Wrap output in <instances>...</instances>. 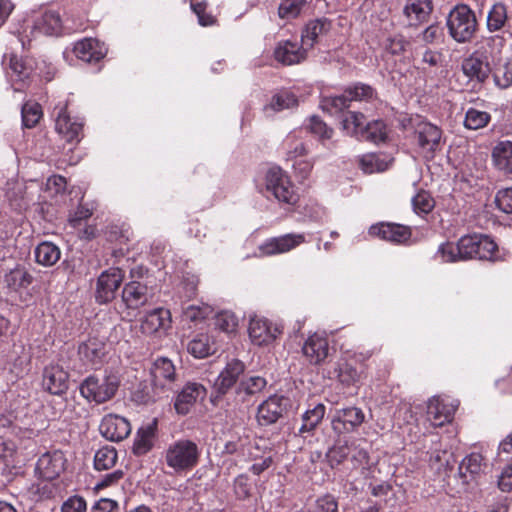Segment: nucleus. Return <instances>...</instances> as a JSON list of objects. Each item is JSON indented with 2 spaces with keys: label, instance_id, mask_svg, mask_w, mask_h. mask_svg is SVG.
<instances>
[{
  "label": "nucleus",
  "instance_id": "61",
  "mask_svg": "<svg viewBox=\"0 0 512 512\" xmlns=\"http://www.w3.org/2000/svg\"><path fill=\"white\" fill-rule=\"evenodd\" d=\"M420 38L425 44L440 42L443 38V29L439 24H431L424 29Z\"/></svg>",
  "mask_w": 512,
  "mask_h": 512
},
{
  "label": "nucleus",
  "instance_id": "31",
  "mask_svg": "<svg viewBox=\"0 0 512 512\" xmlns=\"http://www.w3.org/2000/svg\"><path fill=\"white\" fill-rule=\"evenodd\" d=\"M494 166L504 174H512V141H499L492 149Z\"/></svg>",
  "mask_w": 512,
  "mask_h": 512
},
{
  "label": "nucleus",
  "instance_id": "11",
  "mask_svg": "<svg viewBox=\"0 0 512 512\" xmlns=\"http://www.w3.org/2000/svg\"><path fill=\"white\" fill-rule=\"evenodd\" d=\"M457 407L458 403L449 398L433 397L427 405L428 420L433 426L441 427L453 419Z\"/></svg>",
  "mask_w": 512,
  "mask_h": 512
},
{
  "label": "nucleus",
  "instance_id": "40",
  "mask_svg": "<svg viewBox=\"0 0 512 512\" xmlns=\"http://www.w3.org/2000/svg\"><path fill=\"white\" fill-rule=\"evenodd\" d=\"M117 462V451L112 446L100 448L94 456V467L96 470H108Z\"/></svg>",
  "mask_w": 512,
  "mask_h": 512
},
{
  "label": "nucleus",
  "instance_id": "53",
  "mask_svg": "<svg viewBox=\"0 0 512 512\" xmlns=\"http://www.w3.org/2000/svg\"><path fill=\"white\" fill-rule=\"evenodd\" d=\"M436 255L446 263L463 261L460 257L458 243L446 242L441 244Z\"/></svg>",
  "mask_w": 512,
  "mask_h": 512
},
{
  "label": "nucleus",
  "instance_id": "9",
  "mask_svg": "<svg viewBox=\"0 0 512 512\" xmlns=\"http://www.w3.org/2000/svg\"><path fill=\"white\" fill-rule=\"evenodd\" d=\"M365 420L363 411L358 407L337 409L331 419L335 433L341 435L354 432Z\"/></svg>",
  "mask_w": 512,
  "mask_h": 512
},
{
  "label": "nucleus",
  "instance_id": "59",
  "mask_svg": "<svg viewBox=\"0 0 512 512\" xmlns=\"http://www.w3.org/2000/svg\"><path fill=\"white\" fill-rule=\"evenodd\" d=\"M495 204L499 210L506 214L512 213V188L499 190L495 196Z\"/></svg>",
  "mask_w": 512,
  "mask_h": 512
},
{
  "label": "nucleus",
  "instance_id": "44",
  "mask_svg": "<svg viewBox=\"0 0 512 512\" xmlns=\"http://www.w3.org/2000/svg\"><path fill=\"white\" fill-rule=\"evenodd\" d=\"M412 206L416 214L426 215L434 209L435 200L429 192L421 190L412 198Z\"/></svg>",
  "mask_w": 512,
  "mask_h": 512
},
{
  "label": "nucleus",
  "instance_id": "51",
  "mask_svg": "<svg viewBox=\"0 0 512 512\" xmlns=\"http://www.w3.org/2000/svg\"><path fill=\"white\" fill-rule=\"evenodd\" d=\"M477 234L466 235L458 240L460 257L463 261L476 258Z\"/></svg>",
  "mask_w": 512,
  "mask_h": 512
},
{
  "label": "nucleus",
  "instance_id": "41",
  "mask_svg": "<svg viewBox=\"0 0 512 512\" xmlns=\"http://www.w3.org/2000/svg\"><path fill=\"white\" fill-rule=\"evenodd\" d=\"M490 120L491 115L488 112L469 108L465 114L464 125L467 129L478 130L486 127Z\"/></svg>",
  "mask_w": 512,
  "mask_h": 512
},
{
  "label": "nucleus",
  "instance_id": "2",
  "mask_svg": "<svg viewBox=\"0 0 512 512\" xmlns=\"http://www.w3.org/2000/svg\"><path fill=\"white\" fill-rule=\"evenodd\" d=\"M446 25L449 35L458 43L469 42L478 28L476 15L466 4L456 5L449 12Z\"/></svg>",
  "mask_w": 512,
  "mask_h": 512
},
{
  "label": "nucleus",
  "instance_id": "48",
  "mask_svg": "<svg viewBox=\"0 0 512 512\" xmlns=\"http://www.w3.org/2000/svg\"><path fill=\"white\" fill-rule=\"evenodd\" d=\"M477 238L476 258L487 260L492 259L497 249L496 243L486 235L477 234Z\"/></svg>",
  "mask_w": 512,
  "mask_h": 512
},
{
  "label": "nucleus",
  "instance_id": "57",
  "mask_svg": "<svg viewBox=\"0 0 512 512\" xmlns=\"http://www.w3.org/2000/svg\"><path fill=\"white\" fill-rule=\"evenodd\" d=\"M350 453L351 446H349L348 444H339L333 446L329 450L327 457L329 459L331 466H334L342 463L346 458L350 456Z\"/></svg>",
  "mask_w": 512,
  "mask_h": 512
},
{
  "label": "nucleus",
  "instance_id": "4",
  "mask_svg": "<svg viewBox=\"0 0 512 512\" xmlns=\"http://www.w3.org/2000/svg\"><path fill=\"white\" fill-rule=\"evenodd\" d=\"M265 193L273 196L278 202L294 205L298 195L288 175L279 167L269 169L265 176Z\"/></svg>",
  "mask_w": 512,
  "mask_h": 512
},
{
  "label": "nucleus",
  "instance_id": "13",
  "mask_svg": "<svg viewBox=\"0 0 512 512\" xmlns=\"http://www.w3.org/2000/svg\"><path fill=\"white\" fill-rule=\"evenodd\" d=\"M368 233L372 237H377L395 244L407 242L412 235L411 229L408 226L385 222L372 225Z\"/></svg>",
  "mask_w": 512,
  "mask_h": 512
},
{
  "label": "nucleus",
  "instance_id": "26",
  "mask_svg": "<svg viewBox=\"0 0 512 512\" xmlns=\"http://www.w3.org/2000/svg\"><path fill=\"white\" fill-rule=\"evenodd\" d=\"M302 351L311 364H319L328 356V340L325 336L315 333L305 341Z\"/></svg>",
  "mask_w": 512,
  "mask_h": 512
},
{
  "label": "nucleus",
  "instance_id": "43",
  "mask_svg": "<svg viewBox=\"0 0 512 512\" xmlns=\"http://www.w3.org/2000/svg\"><path fill=\"white\" fill-rule=\"evenodd\" d=\"M266 380L260 376H252L247 379H243L237 387V394L241 396H252L260 393L266 387Z\"/></svg>",
  "mask_w": 512,
  "mask_h": 512
},
{
  "label": "nucleus",
  "instance_id": "54",
  "mask_svg": "<svg viewBox=\"0 0 512 512\" xmlns=\"http://www.w3.org/2000/svg\"><path fill=\"white\" fill-rule=\"evenodd\" d=\"M386 137V126L382 121L367 123L364 136H362V138L369 139L376 143L385 141Z\"/></svg>",
  "mask_w": 512,
  "mask_h": 512
},
{
  "label": "nucleus",
  "instance_id": "1",
  "mask_svg": "<svg viewBox=\"0 0 512 512\" xmlns=\"http://www.w3.org/2000/svg\"><path fill=\"white\" fill-rule=\"evenodd\" d=\"M200 458L198 445L189 439H179L165 450L166 465L175 473H183L197 466Z\"/></svg>",
  "mask_w": 512,
  "mask_h": 512
},
{
  "label": "nucleus",
  "instance_id": "37",
  "mask_svg": "<svg viewBox=\"0 0 512 512\" xmlns=\"http://www.w3.org/2000/svg\"><path fill=\"white\" fill-rule=\"evenodd\" d=\"M491 74L495 86L500 89H507L512 85V59L495 64L491 68Z\"/></svg>",
  "mask_w": 512,
  "mask_h": 512
},
{
  "label": "nucleus",
  "instance_id": "20",
  "mask_svg": "<svg viewBox=\"0 0 512 512\" xmlns=\"http://www.w3.org/2000/svg\"><path fill=\"white\" fill-rule=\"evenodd\" d=\"M62 19L57 11L47 10L35 18L31 37L36 39L40 35L54 36L61 33Z\"/></svg>",
  "mask_w": 512,
  "mask_h": 512
},
{
  "label": "nucleus",
  "instance_id": "60",
  "mask_svg": "<svg viewBox=\"0 0 512 512\" xmlns=\"http://www.w3.org/2000/svg\"><path fill=\"white\" fill-rule=\"evenodd\" d=\"M505 38L501 35H493L484 39V45L486 47L485 53H489L491 57H496L501 54V51L505 45Z\"/></svg>",
  "mask_w": 512,
  "mask_h": 512
},
{
  "label": "nucleus",
  "instance_id": "64",
  "mask_svg": "<svg viewBox=\"0 0 512 512\" xmlns=\"http://www.w3.org/2000/svg\"><path fill=\"white\" fill-rule=\"evenodd\" d=\"M314 512H338V503L332 495L317 499Z\"/></svg>",
  "mask_w": 512,
  "mask_h": 512
},
{
  "label": "nucleus",
  "instance_id": "56",
  "mask_svg": "<svg viewBox=\"0 0 512 512\" xmlns=\"http://www.w3.org/2000/svg\"><path fill=\"white\" fill-rule=\"evenodd\" d=\"M308 129L311 133L319 136L320 139H330L333 134V130L329 128L319 117L312 116L309 119Z\"/></svg>",
  "mask_w": 512,
  "mask_h": 512
},
{
  "label": "nucleus",
  "instance_id": "5",
  "mask_svg": "<svg viewBox=\"0 0 512 512\" xmlns=\"http://www.w3.org/2000/svg\"><path fill=\"white\" fill-rule=\"evenodd\" d=\"M414 133L424 157L433 158L435 152L441 149V129L430 122L420 120L415 125Z\"/></svg>",
  "mask_w": 512,
  "mask_h": 512
},
{
  "label": "nucleus",
  "instance_id": "33",
  "mask_svg": "<svg viewBox=\"0 0 512 512\" xmlns=\"http://www.w3.org/2000/svg\"><path fill=\"white\" fill-rule=\"evenodd\" d=\"M32 275L22 266L17 265L4 276V283L12 291L27 288L32 283Z\"/></svg>",
  "mask_w": 512,
  "mask_h": 512
},
{
  "label": "nucleus",
  "instance_id": "12",
  "mask_svg": "<svg viewBox=\"0 0 512 512\" xmlns=\"http://www.w3.org/2000/svg\"><path fill=\"white\" fill-rule=\"evenodd\" d=\"M99 430L102 436L107 440L119 442L130 435L131 425L130 422L122 416L108 414L103 417Z\"/></svg>",
  "mask_w": 512,
  "mask_h": 512
},
{
  "label": "nucleus",
  "instance_id": "16",
  "mask_svg": "<svg viewBox=\"0 0 512 512\" xmlns=\"http://www.w3.org/2000/svg\"><path fill=\"white\" fill-rule=\"evenodd\" d=\"M304 242V234H285L266 240L263 244L260 245L259 250L262 255L271 256L289 252Z\"/></svg>",
  "mask_w": 512,
  "mask_h": 512
},
{
  "label": "nucleus",
  "instance_id": "49",
  "mask_svg": "<svg viewBox=\"0 0 512 512\" xmlns=\"http://www.w3.org/2000/svg\"><path fill=\"white\" fill-rule=\"evenodd\" d=\"M483 456L479 453H471L466 456L460 464V471L465 475L466 473L472 476L478 475L484 466Z\"/></svg>",
  "mask_w": 512,
  "mask_h": 512
},
{
  "label": "nucleus",
  "instance_id": "42",
  "mask_svg": "<svg viewBox=\"0 0 512 512\" xmlns=\"http://www.w3.org/2000/svg\"><path fill=\"white\" fill-rule=\"evenodd\" d=\"M188 351L196 358H205L214 353L208 335L199 334L188 344Z\"/></svg>",
  "mask_w": 512,
  "mask_h": 512
},
{
  "label": "nucleus",
  "instance_id": "45",
  "mask_svg": "<svg viewBox=\"0 0 512 512\" xmlns=\"http://www.w3.org/2000/svg\"><path fill=\"white\" fill-rule=\"evenodd\" d=\"M22 123L26 128L34 127L42 117V109L38 103L27 102L21 110Z\"/></svg>",
  "mask_w": 512,
  "mask_h": 512
},
{
  "label": "nucleus",
  "instance_id": "6",
  "mask_svg": "<svg viewBox=\"0 0 512 512\" xmlns=\"http://www.w3.org/2000/svg\"><path fill=\"white\" fill-rule=\"evenodd\" d=\"M124 278L123 271L120 268H110L103 271L96 285V301L100 304H106L115 298L116 291L120 287Z\"/></svg>",
  "mask_w": 512,
  "mask_h": 512
},
{
  "label": "nucleus",
  "instance_id": "25",
  "mask_svg": "<svg viewBox=\"0 0 512 512\" xmlns=\"http://www.w3.org/2000/svg\"><path fill=\"white\" fill-rule=\"evenodd\" d=\"M245 365L238 359L228 362L225 368L220 372L214 383V388L219 394H225L238 380L244 372Z\"/></svg>",
  "mask_w": 512,
  "mask_h": 512
},
{
  "label": "nucleus",
  "instance_id": "21",
  "mask_svg": "<svg viewBox=\"0 0 512 512\" xmlns=\"http://www.w3.org/2000/svg\"><path fill=\"white\" fill-rule=\"evenodd\" d=\"M206 396V389L200 383H187L176 397L174 407L178 414L186 415L191 407Z\"/></svg>",
  "mask_w": 512,
  "mask_h": 512
},
{
  "label": "nucleus",
  "instance_id": "39",
  "mask_svg": "<svg viewBox=\"0 0 512 512\" xmlns=\"http://www.w3.org/2000/svg\"><path fill=\"white\" fill-rule=\"evenodd\" d=\"M361 169L368 174L385 171L389 161L380 154L368 153L361 156L359 160Z\"/></svg>",
  "mask_w": 512,
  "mask_h": 512
},
{
  "label": "nucleus",
  "instance_id": "23",
  "mask_svg": "<svg viewBox=\"0 0 512 512\" xmlns=\"http://www.w3.org/2000/svg\"><path fill=\"white\" fill-rule=\"evenodd\" d=\"M432 11V0H406L403 7V15L410 26H418L426 22Z\"/></svg>",
  "mask_w": 512,
  "mask_h": 512
},
{
  "label": "nucleus",
  "instance_id": "3",
  "mask_svg": "<svg viewBox=\"0 0 512 512\" xmlns=\"http://www.w3.org/2000/svg\"><path fill=\"white\" fill-rule=\"evenodd\" d=\"M120 386L116 374H108L101 378L89 376L80 385L81 395L89 401L101 404L111 400Z\"/></svg>",
  "mask_w": 512,
  "mask_h": 512
},
{
  "label": "nucleus",
  "instance_id": "17",
  "mask_svg": "<svg viewBox=\"0 0 512 512\" xmlns=\"http://www.w3.org/2000/svg\"><path fill=\"white\" fill-rule=\"evenodd\" d=\"M152 297V289L140 281H130L122 290V301L129 309H137L148 304Z\"/></svg>",
  "mask_w": 512,
  "mask_h": 512
},
{
  "label": "nucleus",
  "instance_id": "10",
  "mask_svg": "<svg viewBox=\"0 0 512 512\" xmlns=\"http://www.w3.org/2000/svg\"><path fill=\"white\" fill-rule=\"evenodd\" d=\"M67 459L61 450L47 451L36 463V472L45 480H54L66 468Z\"/></svg>",
  "mask_w": 512,
  "mask_h": 512
},
{
  "label": "nucleus",
  "instance_id": "63",
  "mask_svg": "<svg viewBox=\"0 0 512 512\" xmlns=\"http://www.w3.org/2000/svg\"><path fill=\"white\" fill-rule=\"evenodd\" d=\"M234 492L239 499H246L250 496L251 485L246 475H239L235 478Z\"/></svg>",
  "mask_w": 512,
  "mask_h": 512
},
{
  "label": "nucleus",
  "instance_id": "46",
  "mask_svg": "<svg viewBox=\"0 0 512 512\" xmlns=\"http://www.w3.org/2000/svg\"><path fill=\"white\" fill-rule=\"evenodd\" d=\"M306 0H282L278 7V15L281 19L291 20L299 16Z\"/></svg>",
  "mask_w": 512,
  "mask_h": 512
},
{
  "label": "nucleus",
  "instance_id": "62",
  "mask_svg": "<svg viewBox=\"0 0 512 512\" xmlns=\"http://www.w3.org/2000/svg\"><path fill=\"white\" fill-rule=\"evenodd\" d=\"M87 504L81 496L69 497L61 507V512H86Z\"/></svg>",
  "mask_w": 512,
  "mask_h": 512
},
{
  "label": "nucleus",
  "instance_id": "22",
  "mask_svg": "<svg viewBox=\"0 0 512 512\" xmlns=\"http://www.w3.org/2000/svg\"><path fill=\"white\" fill-rule=\"evenodd\" d=\"M308 50L297 41L286 40L278 43L274 51L275 59L284 65L298 64L305 60Z\"/></svg>",
  "mask_w": 512,
  "mask_h": 512
},
{
  "label": "nucleus",
  "instance_id": "52",
  "mask_svg": "<svg viewBox=\"0 0 512 512\" xmlns=\"http://www.w3.org/2000/svg\"><path fill=\"white\" fill-rule=\"evenodd\" d=\"M350 99L346 91L342 95L324 97L322 106L330 113H336L349 107Z\"/></svg>",
  "mask_w": 512,
  "mask_h": 512
},
{
  "label": "nucleus",
  "instance_id": "38",
  "mask_svg": "<svg viewBox=\"0 0 512 512\" xmlns=\"http://www.w3.org/2000/svg\"><path fill=\"white\" fill-rule=\"evenodd\" d=\"M367 123L362 113L348 112L342 120V128L351 136L362 137Z\"/></svg>",
  "mask_w": 512,
  "mask_h": 512
},
{
  "label": "nucleus",
  "instance_id": "47",
  "mask_svg": "<svg viewBox=\"0 0 512 512\" xmlns=\"http://www.w3.org/2000/svg\"><path fill=\"white\" fill-rule=\"evenodd\" d=\"M335 374L339 381L344 385H352L359 380L357 370L348 362L341 361L337 363Z\"/></svg>",
  "mask_w": 512,
  "mask_h": 512
},
{
  "label": "nucleus",
  "instance_id": "18",
  "mask_svg": "<svg viewBox=\"0 0 512 512\" xmlns=\"http://www.w3.org/2000/svg\"><path fill=\"white\" fill-rule=\"evenodd\" d=\"M461 71L469 81L483 84L491 74V67L486 59L477 53H473L463 59L461 63Z\"/></svg>",
  "mask_w": 512,
  "mask_h": 512
},
{
  "label": "nucleus",
  "instance_id": "34",
  "mask_svg": "<svg viewBox=\"0 0 512 512\" xmlns=\"http://www.w3.org/2000/svg\"><path fill=\"white\" fill-rule=\"evenodd\" d=\"M508 21L507 7L502 2L494 3L487 13L486 27L489 32L501 31Z\"/></svg>",
  "mask_w": 512,
  "mask_h": 512
},
{
  "label": "nucleus",
  "instance_id": "7",
  "mask_svg": "<svg viewBox=\"0 0 512 512\" xmlns=\"http://www.w3.org/2000/svg\"><path fill=\"white\" fill-rule=\"evenodd\" d=\"M54 114L56 115L55 129L57 133L69 143H78L81 139L83 122L76 118L72 119L64 104L57 105L54 108Z\"/></svg>",
  "mask_w": 512,
  "mask_h": 512
},
{
  "label": "nucleus",
  "instance_id": "30",
  "mask_svg": "<svg viewBox=\"0 0 512 512\" xmlns=\"http://www.w3.org/2000/svg\"><path fill=\"white\" fill-rule=\"evenodd\" d=\"M156 431V419L138 429L133 444V452L136 455H144L152 449Z\"/></svg>",
  "mask_w": 512,
  "mask_h": 512
},
{
  "label": "nucleus",
  "instance_id": "15",
  "mask_svg": "<svg viewBox=\"0 0 512 512\" xmlns=\"http://www.w3.org/2000/svg\"><path fill=\"white\" fill-rule=\"evenodd\" d=\"M249 337L258 346L272 343L280 334V330L265 318L254 316L250 319Z\"/></svg>",
  "mask_w": 512,
  "mask_h": 512
},
{
  "label": "nucleus",
  "instance_id": "19",
  "mask_svg": "<svg viewBox=\"0 0 512 512\" xmlns=\"http://www.w3.org/2000/svg\"><path fill=\"white\" fill-rule=\"evenodd\" d=\"M69 375L58 364H50L43 371V387L53 395H61L68 390Z\"/></svg>",
  "mask_w": 512,
  "mask_h": 512
},
{
  "label": "nucleus",
  "instance_id": "27",
  "mask_svg": "<svg viewBox=\"0 0 512 512\" xmlns=\"http://www.w3.org/2000/svg\"><path fill=\"white\" fill-rule=\"evenodd\" d=\"M170 322V311L164 308H157L145 315L141 321L140 329L143 334L152 335L160 329L168 328Z\"/></svg>",
  "mask_w": 512,
  "mask_h": 512
},
{
  "label": "nucleus",
  "instance_id": "55",
  "mask_svg": "<svg viewBox=\"0 0 512 512\" xmlns=\"http://www.w3.org/2000/svg\"><path fill=\"white\" fill-rule=\"evenodd\" d=\"M216 326L225 333H233L238 326V318L231 311H223L216 316Z\"/></svg>",
  "mask_w": 512,
  "mask_h": 512
},
{
  "label": "nucleus",
  "instance_id": "14",
  "mask_svg": "<svg viewBox=\"0 0 512 512\" xmlns=\"http://www.w3.org/2000/svg\"><path fill=\"white\" fill-rule=\"evenodd\" d=\"M78 354L85 365L96 368L103 363L107 354V344L103 338L89 337L79 345Z\"/></svg>",
  "mask_w": 512,
  "mask_h": 512
},
{
  "label": "nucleus",
  "instance_id": "35",
  "mask_svg": "<svg viewBox=\"0 0 512 512\" xmlns=\"http://www.w3.org/2000/svg\"><path fill=\"white\" fill-rule=\"evenodd\" d=\"M36 262L42 266L50 267L56 264L61 256V251L52 242H42L35 248Z\"/></svg>",
  "mask_w": 512,
  "mask_h": 512
},
{
  "label": "nucleus",
  "instance_id": "58",
  "mask_svg": "<svg viewBox=\"0 0 512 512\" xmlns=\"http://www.w3.org/2000/svg\"><path fill=\"white\" fill-rule=\"evenodd\" d=\"M346 93L351 101H361L372 98L373 89L366 84H356L346 89Z\"/></svg>",
  "mask_w": 512,
  "mask_h": 512
},
{
  "label": "nucleus",
  "instance_id": "50",
  "mask_svg": "<svg viewBox=\"0 0 512 512\" xmlns=\"http://www.w3.org/2000/svg\"><path fill=\"white\" fill-rule=\"evenodd\" d=\"M213 313V308L208 304L189 305L184 308L183 315L185 319L197 322L206 319Z\"/></svg>",
  "mask_w": 512,
  "mask_h": 512
},
{
  "label": "nucleus",
  "instance_id": "8",
  "mask_svg": "<svg viewBox=\"0 0 512 512\" xmlns=\"http://www.w3.org/2000/svg\"><path fill=\"white\" fill-rule=\"evenodd\" d=\"M291 406V401L283 395H273L259 405L257 418L260 424L276 423Z\"/></svg>",
  "mask_w": 512,
  "mask_h": 512
},
{
  "label": "nucleus",
  "instance_id": "24",
  "mask_svg": "<svg viewBox=\"0 0 512 512\" xmlns=\"http://www.w3.org/2000/svg\"><path fill=\"white\" fill-rule=\"evenodd\" d=\"M73 52L78 59L91 63L104 58L107 49L97 39L85 38L75 43Z\"/></svg>",
  "mask_w": 512,
  "mask_h": 512
},
{
  "label": "nucleus",
  "instance_id": "28",
  "mask_svg": "<svg viewBox=\"0 0 512 512\" xmlns=\"http://www.w3.org/2000/svg\"><path fill=\"white\" fill-rule=\"evenodd\" d=\"M151 374L154 385L162 388L172 384L176 379L175 366L166 357H160L155 360Z\"/></svg>",
  "mask_w": 512,
  "mask_h": 512
},
{
  "label": "nucleus",
  "instance_id": "32",
  "mask_svg": "<svg viewBox=\"0 0 512 512\" xmlns=\"http://www.w3.org/2000/svg\"><path fill=\"white\" fill-rule=\"evenodd\" d=\"M325 406L321 403L308 409L302 415V424L298 429L297 436L306 438L307 435L312 434L316 427L321 423L325 415Z\"/></svg>",
  "mask_w": 512,
  "mask_h": 512
},
{
  "label": "nucleus",
  "instance_id": "29",
  "mask_svg": "<svg viewBox=\"0 0 512 512\" xmlns=\"http://www.w3.org/2000/svg\"><path fill=\"white\" fill-rule=\"evenodd\" d=\"M330 29L331 22L328 19L321 18L312 20L307 23L302 32L301 43L307 50H310L318 42V39L327 34Z\"/></svg>",
  "mask_w": 512,
  "mask_h": 512
},
{
  "label": "nucleus",
  "instance_id": "36",
  "mask_svg": "<svg viewBox=\"0 0 512 512\" xmlns=\"http://www.w3.org/2000/svg\"><path fill=\"white\" fill-rule=\"evenodd\" d=\"M298 103L295 95L288 91H283L272 96L270 102L264 106V112L267 116H271L275 112L289 109Z\"/></svg>",
  "mask_w": 512,
  "mask_h": 512
}]
</instances>
